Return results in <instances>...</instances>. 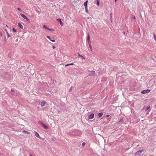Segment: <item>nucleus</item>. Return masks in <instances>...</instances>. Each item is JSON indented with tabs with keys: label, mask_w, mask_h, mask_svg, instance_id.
<instances>
[{
	"label": "nucleus",
	"mask_w": 156,
	"mask_h": 156,
	"mask_svg": "<svg viewBox=\"0 0 156 156\" xmlns=\"http://www.w3.org/2000/svg\"><path fill=\"white\" fill-rule=\"evenodd\" d=\"M85 142H83L82 143V145L83 146H84L85 145Z\"/></svg>",
	"instance_id": "nucleus-24"
},
{
	"label": "nucleus",
	"mask_w": 156,
	"mask_h": 156,
	"mask_svg": "<svg viewBox=\"0 0 156 156\" xmlns=\"http://www.w3.org/2000/svg\"><path fill=\"white\" fill-rule=\"evenodd\" d=\"M85 10H86V11H85L87 13H88V11H87V8H85Z\"/></svg>",
	"instance_id": "nucleus-25"
},
{
	"label": "nucleus",
	"mask_w": 156,
	"mask_h": 156,
	"mask_svg": "<svg viewBox=\"0 0 156 156\" xmlns=\"http://www.w3.org/2000/svg\"><path fill=\"white\" fill-rule=\"evenodd\" d=\"M38 122L39 123L42 124V126H43V127H46L43 124V123H42V122L41 121H40Z\"/></svg>",
	"instance_id": "nucleus-17"
},
{
	"label": "nucleus",
	"mask_w": 156,
	"mask_h": 156,
	"mask_svg": "<svg viewBox=\"0 0 156 156\" xmlns=\"http://www.w3.org/2000/svg\"><path fill=\"white\" fill-rule=\"evenodd\" d=\"M132 18L133 19H135L136 18L135 16H134Z\"/></svg>",
	"instance_id": "nucleus-29"
},
{
	"label": "nucleus",
	"mask_w": 156,
	"mask_h": 156,
	"mask_svg": "<svg viewBox=\"0 0 156 156\" xmlns=\"http://www.w3.org/2000/svg\"><path fill=\"white\" fill-rule=\"evenodd\" d=\"M5 30L6 32V33L7 35L8 38H9L10 37V35L9 34V33L7 32V30L6 29H5Z\"/></svg>",
	"instance_id": "nucleus-13"
},
{
	"label": "nucleus",
	"mask_w": 156,
	"mask_h": 156,
	"mask_svg": "<svg viewBox=\"0 0 156 156\" xmlns=\"http://www.w3.org/2000/svg\"><path fill=\"white\" fill-rule=\"evenodd\" d=\"M12 30L14 32H15L16 31V30L14 28H12Z\"/></svg>",
	"instance_id": "nucleus-21"
},
{
	"label": "nucleus",
	"mask_w": 156,
	"mask_h": 156,
	"mask_svg": "<svg viewBox=\"0 0 156 156\" xmlns=\"http://www.w3.org/2000/svg\"><path fill=\"white\" fill-rule=\"evenodd\" d=\"M17 9H18V10H19V11H21V9L20 8H18Z\"/></svg>",
	"instance_id": "nucleus-28"
},
{
	"label": "nucleus",
	"mask_w": 156,
	"mask_h": 156,
	"mask_svg": "<svg viewBox=\"0 0 156 156\" xmlns=\"http://www.w3.org/2000/svg\"><path fill=\"white\" fill-rule=\"evenodd\" d=\"M87 40L89 44L90 43V39L89 35H88V37H87Z\"/></svg>",
	"instance_id": "nucleus-11"
},
{
	"label": "nucleus",
	"mask_w": 156,
	"mask_h": 156,
	"mask_svg": "<svg viewBox=\"0 0 156 156\" xmlns=\"http://www.w3.org/2000/svg\"><path fill=\"white\" fill-rule=\"evenodd\" d=\"M94 116V115L93 113H91L88 116V118L89 119H93Z\"/></svg>",
	"instance_id": "nucleus-3"
},
{
	"label": "nucleus",
	"mask_w": 156,
	"mask_h": 156,
	"mask_svg": "<svg viewBox=\"0 0 156 156\" xmlns=\"http://www.w3.org/2000/svg\"><path fill=\"white\" fill-rule=\"evenodd\" d=\"M34 133L35 134V136L37 137L38 138H40V137L39 134L37 133V132H36L35 131H34Z\"/></svg>",
	"instance_id": "nucleus-7"
},
{
	"label": "nucleus",
	"mask_w": 156,
	"mask_h": 156,
	"mask_svg": "<svg viewBox=\"0 0 156 156\" xmlns=\"http://www.w3.org/2000/svg\"><path fill=\"white\" fill-rule=\"evenodd\" d=\"M46 103L45 101H42L41 102V105L42 106H44L45 105Z\"/></svg>",
	"instance_id": "nucleus-9"
},
{
	"label": "nucleus",
	"mask_w": 156,
	"mask_h": 156,
	"mask_svg": "<svg viewBox=\"0 0 156 156\" xmlns=\"http://www.w3.org/2000/svg\"><path fill=\"white\" fill-rule=\"evenodd\" d=\"M11 91L12 92H13V91H14V90H13L12 89H11Z\"/></svg>",
	"instance_id": "nucleus-32"
},
{
	"label": "nucleus",
	"mask_w": 156,
	"mask_h": 156,
	"mask_svg": "<svg viewBox=\"0 0 156 156\" xmlns=\"http://www.w3.org/2000/svg\"><path fill=\"white\" fill-rule=\"evenodd\" d=\"M18 26L21 29H23V27L20 23H18Z\"/></svg>",
	"instance_id": "nucleus-6"
},
{
	"label": "nucleus",
	"mask_w": 156,
	"mask_h": 156,
	"mask_svg": "<svg viewBox=\"0 0 156 156\" xmlns=\"http://www.w3.org/2000/svg\"><path fill=\"white\" fill-rule=\"evenodd\" d=\"M43 27L45 29H48V30H49L52 31H54L52 29V28H49L48 27H46V25H44L43 26Z\"/></svg>",
	"instance_id": "nucleus-5"
},
{
	"label": "nucleus",
	"mask_w": 156,
	"mask_h": 156,
	"mask_svg": "<svg viewBox=\"0 0 156 156\" xmlns=\"http://www.w3.org/2000/svg\"><path fill=\"white\" fill-rule=\"evenodd\" d=\"M73 87H71L69 89V91L71 92L73 90Z\"/></svg>",
	"instance_id": "nucleus-18"
},
{
	"label": "nucleus",
	"mask_w": 156,
	"mask_h": 156,
	"mask_svg": "<svg viewBox=\"0 0 156 156\" xmlns=\"http://www.w3.org/2000/svg\"><path fill=\"white\" fill-rule=\"evenodd\" d=\"M144 151V150H140L139 151H137L135 153V155H136L138 154H139L141 153H142Z\"/></svg>",
	"instance_id": "nucleus-4"
},
{
	"label": "nucleus",
	"mask_w": 156,
	"mask_h": 156,
	"mask_svg": "<svg viewBox=\"0 0 156 156\" xmlns=\"http://www.w3.org/2000/svg\"><path fill=\"white\" fill-rule=\"evenodd\" d=\"M50 40L53 42H55V40H51L50 39Z\"/></svg>",
	"instance_id": "nucleus-26"
},
{
	"label": "nucleus",
	"mask_w": 156,
	"mask_h": 156,
	"mask_svg": "<svg viewBox=\"0 0 156 156\" xmlns=\"http://www.w3.org/2000/svg\"><path fill=\"white\" fill-rule=\"evenodd\" d=\"M52 48L54 49H55V47L54 46V45H53Z\"/></svg>",
	"instance_id": "nucleus-31"
},
{
	"label": "nucleus",
	"mask_w": 156,
	"mask_h": 156,
	"mask_svg": "<svg viewBox=\"0 0 156 156\" xmlns=\"http://www.w3.org/2000/svg\"><path fill=\"white\" fill-rule=\"evenodd\" d=\"M115 2H116L117 0H115Z\"/></svg>",
	"instance_id": "nucleus-34"
},
{
	"label": "nucleus",
	"mask_w": 156,
	"mask_h": 156,
	"mask_svg": "<svg viewBox=\"0 0 156 156\" xmlns=\"http://www.w3.org/2000/svg\"><path fill=\"white\" fill-rule=\"evenodd\" d=\"M20 14L22 17L24 19H26L27 21L28 22H30V19L24 14H22L21 13H20Z\"/></svg>",
	"instance_id": "nucleus-1"
},
{
	"label": "nucleus",
	"mask_w": 156,
	"mask_h": 156,
	"mask_svg": "<svg viewBox=\"0 0 156 156\" xmlns=\"http://www.w3.org/2000/svg\"><path fill=\"white\" fill-rule=\"evenodd\" d=\"M45 128V129H48V127H44Z\"/></svg>",
	"instance_id": "nucleus-33"
},
{
	"label": "nucleus",
	"mask_w": 156,
	"mask_h": 156,
	"mask_svg": "<svg viewBox=\"0 0 156 156\" xmlns=\"http://www.w3.org/2000/svg\"><path fill=\"white\" fill-rule=\"evenodd\" d=\"M95 73V71H94V72H93V73Z\"/></svg>",
	"instance_id": "nucleus-36"
},
{
	"label": "nucleus",
	"mask_w": 156,
	"mask_h": 156,
	"mask_svg": "<svg viewBox=\"0 0 156 156\" xmlns=\"http://www.w3.org/2000/svg\"><path fill=\"white\" fill-rule=\"evenodd\" d=\"M78 56L80 57H81L83 59H85V58L83 56L80 55L79 54V55Z\"/></svg>",
	"instance_id": "nucleus-19"
},
{
	"label": "nucleus",
	"mask_w": 156,
	"mask_h": 156,
	"mask_svg": "<svg viewBox=\"0 0 156 156\" xmlns=\"http://www.w3.org/2000/svg\"><path fill=\"white\" fill-rule=\"evenodd\" d=\"M154 40L156 41V36H155L154 34Z\"/></svg>",
	"instance_id": "nucleus-22"
},
{
	"label": "nucleus",
	"mask_w": 156,
	"mask_h": 156,
	"mask_svg": "<svg viewBox=\"0 0 156 156\" xmlns=\"http://www.w3.org/2000/svg\"><path fill=\"white\" fill-rule=\"evenodd\" d=\"M88 2V1L87 0L86 2H84V3L83 4V5L85 7V8H87V3Z\"/></svg>",
	"instance_id": "nucleus-10"
},
{
	"label": "nucleus",
	"mask_w": 156,
	"mask_h": 156,
	"mask_svg": "<svg viewBox=\"0 0 156 156\" xmlns=\"http://www.w3.org/2000/svg\"><path fill=\"white\" fill-rule=\"evenodd\" d=\"M97 5L99 6V0H97Z\"/></svg>",
	"instance_id": "nucleus-20"
},
{
	"label": "nucleus",
	"mask_w": 156,
	"mask_h": 156,
	"mask_svg": "<svg viewBox=\"0 0 156 156\" xmlns=\"http://www.w3.org/2000/svg\"><path fill=\"white\" fill-rule=\"evenodd\" d=\"M103 115L102 113H100L98 114V116L99 117H101Z\"/></svg>",
	"instance_id": "nucleus-14"
},
{
	"label": "nucleus",
	"mask_w": 156,
	"mask_h": 156,
	"mask_svg": "<svg viewBox=\"0 0 156 156\" xmlns=\"http://www.w3.org/2000/svg\"><path fill=\"white\" fill-rule=\"evenodd\" d=\"M89 47L91 50V51H92V50H93V48H92V47L91 46V45L90 44V43L89 44Z\"/></svg>",
	"instance_id": "nucleus-15"
},
{
	"label": "nucleus",
	"mask_w": 156,
	"mask_h": 156,
	"mask_svg": "<svg viewBox=\"0 0 156 156\" xmlns=\"http://www.w3.org/2000/svg\"><path fill=\"white\" fill-rule=\"evenodd\" d=\"M109 116V115L108 114V115H106V117H108Z\"/></svg>",
	"instance_id": "nucleus-30"
},
{
	"label": "nucleus",
	"mask_w": 156,
	"mask_h": 156,
	"mask_svg": "<svg viewBox=\"0 0 156 156\" xmlns=\"http://www.w3.org/2000/svg\"><path fill=\"white\" fill-rule=\"evenodd\" d=\"M57 20L60 23V24L62 26L63 25V23L62 21L60 19H58Z\"/></svg>",
	"instance_id": "nucleus-8"
},
{
	"label": "nucleus",
	"mask_w": 156,
	"mask_h": 156,
	"mask_svg": "<svg viewBox=\"0 0 156 156\" xmlns=\"http://www.w3.org/2000/svg\"><path fill=\"white\" fill-rule=\"evenodd\" d=\"M23 132L25 133H26L27 134H30V133L28 132V131H26V130H23Z\"/></svg>",
	"instance_id": "nucleus-12"
},
{
	"label": "nucleus",
	"mask_w": 156,
	"mask_h": 156,
	"mask_svg": "<svg viewBox=\"0 0 156 156\" xmlns=\"http://www.w3.org/2000/svg\"><path fill=\"white\" fill-rule=\"evenodd\" d=\"M73 64H74L73 63H70V64H67L66 65H65V66L66 67V66H70V65H73Z\"/></svg>",
	"instance_id": "nucleus-16"
},
{
	"label": "nucleus",
	"mask_w": 156,
	"mask_h": 156,
	"mask_svg": "<svg viewBox=\"0 0 156 156\" xmlns=\"http://www.w3.org/2000/svg\"><path fill=\"white\" fill-rule=\"evenodd\" d=\"M150 108V106H149V107H148L146 108V109H145V111H147V110H148Z\"/></svg>",
	"instance_id": "nucleus-23"
},
{
	"label": "nucleus",
	"mask_w": 156,
	"mask_h": 156,
	"mask_svg": "<svg viewBox=\"0 0 156 156\" xmlns=\"http://www.w3.org/2000/svg\"><path fill=\"white\" fill-rule=\"evenodd\" d=\"M46 37L48 38L50 40V37L49 36H47Z\"/></svg>",
	"instance_id": "nucleus-27"
},
{
	"label": "nucleus",
	"mask_w": 156,
	"mask_h": 156,
	"mask_svg": "<svg viewBox=\"0 0 156 156\" xmlns=\"http://www.w3.org/2000/svg\"><path fill=\"white\" fill-rule=\"evenodd\" d=\"M95 73V71H94V72H93V73Z\"/></svg>",
	"instance_id": "nucleus-35"
},
{
	"label": "nucleus",
	"mask_w": 156,
	"mask_h": 156,
	"mask_svg": "<svg viewBox=\"0 0 156 156\" xmlns=\"http://www.w3.org/2000/svg\"><path fill=\"white\" fill-rule=\"evenodd\" d=\"M150 91V90L149 89L147 90H142L141 92V93L142 94H146L147 93H148Z\"/></svg>",
	"instance_id": "nucleus-2"
}]
</instances>
